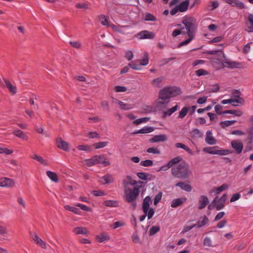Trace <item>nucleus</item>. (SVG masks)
<instances>
[{"label": "nucleus", "mask_w": 253, "mask_h": 253, "mask_svg": "<svg viewBox=\"0 0 253 253\" xmlns=\"http://www.w3.org/2000/svg\"><path fill=\"white\" fill-rule=\"evenodd\" d=\"M181 93V89L179 86L173 85L165 87L159 91L158 99L162 100L157 102V106L166 108L171 98L177 96Z\"/></svg>", "instance_id": "obj_1"}, {"label": "nucleus", "mask_w": 253, "mask_h": 253, "mask_svg": "<svg viewBox=\"0 0 253 253\" xmlns=\"http://www.w3.org/2000/svg\"><path fill=\"white\" fill-rule=\"evenodd\" d=\"M196 20L193 17H188L184 19L182 23L185 25L186 31H183V34L187 35L188 38L186 40L180 42L177 46L180 48L183 45L189 43L195 38V35L197 31V26L196 25Z\"/></svg>", "instance_id": "obj_2"}, {"label": "nucleus", "mask_w": 253, "mask_h": 253, "mask_svg": "<svg viewBox=\"0 0 253 253\" xmlns=\"http://www.w3.org/2000/svg\"><path fill=\"white\" fill-rule=\"evenodd\" d=\"M171 173L176 178L185 179L189 178L191 171L189 165L185 161H182L171 168Z\"/></svg>", "instance_id": "obj_3"}, {"label": "nucleus", "mask_w": 253, "mask_h": 253, "mask_svg": "<svg viewBox=\"0 0 253 253\" xmlns=\"http://www.w3.org/2000/svg\"><path fill=\"white\" fill-rule=\"evenodd\" d=\"M142 188V185L135 186L133 189L128 188L125 190L124 198L126 202L130 204V209L132 211L135 210L136 208V200Z\"/></svg>", "instance_id": "obj_4"}, {"label": "nucleus", "mask_w": 253, "mask_h": 253, "mask_svg": "<svg viewBox=\"0 0 253 253\" xmlns=\"http://www.w3.org/2000/svg\"><path fill=\"white\" fill-rule=\"evenodd\" d=\"M151 198L149 196H147L143 200L142 209L144 212V214L139 217L140 221H143L146 216L148 219L152 218L155 213V210L153 208L150 207V203H152Z\"/></svg>", "instance_id": "obj_5"}, {"label": "nucleus", "mask_w": 253, "mask_h": 253, "mask_svg": "<svg viewBox=\"0 0 253 253\" xmlns=\"http://www.w3.org/2000/svg\"><path fill=\"white\" fill-rule=\"evenodd\" d=\"M107 158L104 155H95L92 158L85 160L86 164L88 167H91L96 164H103L105 167L110 165V163L106 161Z\"/></svg>", "instance_id": "obj_6"}, {"label": "nucleus", "mask_w": 253, "mask_h": 253, "mask_svg": "<svg viewBox=\"0 0 253 253\" xmlns=\"http://www.w3.org/2000/svg\"><path fill=\"white\" fill-rule=\"evenodd\" d=\"M218 148V146L205 147L203 149V151L210 154L219 155L220 156L227 155L233 152L232 150L229 149L217 150Z\"/></svg>", "instance_id": "obj_7"}, {"label": "nucleus", "mask_w": 253, "mask_h": 253, "mask_svg": "<svg viewBox=\"0 0 253 253\" xmlns=\"http://www.w3.org/2000/svg\"><path fill=\"white\" fill-rule=\"evenodd\" d=\"M189 3L190 0H185L181 2L170 10V14L171 15H174L178 11L183 12L187 11L189 5Z\"/></svg>", "instance_id": "obj_8"}, {"label": "nucleus", "mask_w": 253, "mask_h": 253, "mask_svg": "<svg viewBox=\"0 0 253 253\" xmlns=\"http://www.w3.org/2000/svg\"><path fill=\"white\" fill-rule=\"evenodd\" d=\"M155 35L152 32L147 30H143L137 34V37L141 40L143 39H153Z\"/></svg>", "instance_id": "obj_9"}, {"label": "nucleus", "mask_w": 253, "mask_h": 253, "mask_svg": "<svg viewBox=\"0 0 253 253\" xmlns=\"http://www.w3.org/2000/svg\"><path fill=\"white\" fill-rule=\"evenodd\" d=\"M15 185L13 179L7 177H1L0 178V186L12 187Z\"/></svg>", "instance_id": "obj_10"}, {"label": "nucleus", "mask_w": 253, "mask_h": 253, "mask_svg": "<svg viewBox=\"0 0 253 253\" xmlns=\"http://www.w3.org/2000/svg\"><path fill=\"white\" fill-rule=\"evenodd\" d=\"M136 175L140 179L142 180L143 181H150L155 179V175L149 173L138 172L136 173Z\"/></svg>", "instance_id": "obj_11"}, {"label": "nucleus", "mask_w": 253, "mask_h": 253, "mask_svg": "<svg viewBox=\"0 0 253 253\" xmlns=\"http://www.w3.org/2000/svg\"><path fill=\"white\" fill-rule=\"evenodd\" d=\"M56 144L57 146L59 148L66 152H68L69 151V143L62 140L61 137L58 138L56 139Z\"/></svg>", "instance_id": "obj_12"}, {"label": "nucleus", "mask_w": 253, "mask_h": 253, "mask_svg": "<svg viewBox=\"0 0 253 253\" xmlns=\"http://www.w3.org/2000/svg\"><path fill=\"white\" fill-rule=\"evenodd\" d=\"M231 145L238 154H240L243 149V144L242 142L233 140L231 142Z\"/></svg>", "instance_id": "obj_13"}, {"label": "nucleus", "mask_w": 253, "mask_h": 253, "mask_svg": "<svg viewBox=\"0 0 253 253\" xmlns=\"http://www.w3.org/2000/svg\"><path fill=\"white\" fill-rule=\"evenodd\" d=\"M204 54H209V55H215L217 54L220 57L217 60L219 61L223 60L225 58V55L223 51L221 50H207L204 52Z\"/></svg>", "instance_id": "obj_14"}, {"label": "nucleus", "mask_w": 253, "mask_h": 253, "mask_svg": "<svg viewBox=\"0 0 253 253\" xmlns=\"http://www.w3.org/2000/svg\"><path fill=\"white\" fill-rule=\"evenodd\" d=\"M114 181V179L113 176L111 174L107 173L100 178L99 182L101 184L105 185L113 183Z\"/></svg>", "instance_id": "obj_15"}, {"label": "nucleus", "mask_w": 253, "mask_h": 253, "mask_svg": "<svg viewBox=\"0 0 253 253\" xmlns=\"http://www.w3.org/2000/svg\"><path fill=\"white\" fill-rule=\"evenodd\" d=\"M224 1L232 6L236 7L240 9L245 8L244 3L239 0H224Z\"/></svg>", "instance_id": "obj_16"}, {"label": "nucleus", "mask_w": 253, "mask_h": 253, "mask_svg": "<svg viewBox=\"0 0 253 253\" xmlns=\"http://www.w3.org/2000/svg\"><path fill=\"white\" fill-rule=\"evenodd\" d=\"M168 139V137L166 134H160L154 136L149 139L151 143H156L160 142H164Z\"/></svg>", "instance_id": "obj_17"}, {"label": "nucleus", "mask_w": 253, "mask_h": 253, "mask_svg": "<svg viewBox=\"0 0 253 253\" xmlns=\"http://www.w3.org/2000/svg\"><path fill=\"white\" fill-rule=\"evenodd\" d=\"M209 201L208 198L205 195H201L199 200V210H202L205 208L209 204Z\"/></svg>", "instance_id": "obj_18"}, {"label": "nucleus", "mask_w": 253, "mask_h": 253, "mask_svg": "<svg viewBox=\"0 0 253 253\" xmlns=\"http://www.w3.org/2000/svg\"><path fill=\"white\" fill-rule=\"evenodd\" d=\"M30 234L34 241L42 248L45 249L46 248L45 243L43 242L41 238H40V237L37 234H35L34 236L32 235V233L31 232H30Z\"/></svg>", "instance_id": "obj_19"}, {"label": "nucleus", "mask_w": 253, "mask_h": 253, "mask_svg": "<svg viewBox=\"0 0 253 253\" xmlns=\"http://www.w3.org/2000/svg\"><path fill=\"white\" fill-rule=\"evenodd\" d=\"M233 98H232L233 100L234 101V103H237L239 104H232V105L234 107H236L238 106H242L245 103V101L244 99L242 97H241L239 95H233Z\"/></svg>", "instance_id": "obj_20"}, {"label": "nucleus", "mask_w": 253, "mask_h": 253, "mask_svg": "<svg viewBox=\"0 0 253 253\" xmlns=\"http://www.w3.org/2000/svg\"><path fill=\"white\" fill-rule=\"evenodd\" d=\"M155 128L153 126H145L138 130H135L132 132V134H136L138 133H148L153 131Z\"/></svg>", "instance_id": "obj_21"}, {"label": "nucleus", "mask_w": 253, "mask_h": 253, "mask_svg": "<svg viewBox=\"0 0 253 253\" xmlns=\"http://www.w3.org/2000/svg\"><path fill=\"white\" fill-rule=\"evenodd\" d=\"M187 201V198L185 197L177 198L174 199L171 204L172 208H177L182 205L185 202Z\"/></svg>", "instance_id": "obj_22"}, {"label": "nucleus", "mask_w": 253, "mask_h": 253, "mask_svg": "<svg viewBox=\"0 0 253 253\" xmlns=\"http://www.w3.org/2000/svg\"><path fill=\"white\" fill-rule=\"evenodd\" d=\"M175 186L180 187L181 189L187 192H190L192 190V187L190 184L182 181L176 183Z\"/></svg>", "instance_id": "obj_23"}, {"label": "nucleus", "mask_w": 253, "mask_h": 253, "mask_svg": "<svg viewBox=\"0 0 253 253\" xmlns=\"http://www.w3.org/2000/svg\"><path fill=\"white\" fill-rule=\"evenodd\" d=\"M13 134L16 136L24 140H27L28 138V136L25 134V133L20 129L14 130Z\"/></svg>", "instance_id": "obj_24"}, {"label": "nucleus", "mask_w": 253, "mask_h": 253, "mask_svg": "<svg viewBox=\"0 0 253 253\" xmlns=\"http://www.w3.org/2000/svg\"><path fill=\"white\" fill-rule=\"evenodd\" d=\"M46 173L47 176L50 179L51 181L55 183H57L59 181V178L56 172L48 170L46 171Z\"/></svg>", "instance_id": "obj_25"}, {"label": "nucleus", "mask_w": 253, "mask_h": 253, "mask_svg": "<svg viewBox=\"0 0 253 253\" xmlns=\"http://www.w3.org/2000/svg\"><path fill=\"white\" fill-rule=\"evenodd\" d=\"M4 81L5 84V86L9 89V91L13 94H15L17 92L16 87L13 85L9 81L6 79H4Z\"/></svg>", "instance_id": "obj_26"}, {"label": "nucleus", "mask_w": 253, "mask_h": 253, "mask_svg": "<svg viewBox=\"0 0 253 253\" xmlns=\"http://www.w3.org/2000/svg\"><path fill=\"white\" fill-rule=\"evenodd\" d=\"M224 63L230 68H240L242 66V63L236 61H225Z\"/></svg>", "instance_id": "obj_27"}, {"label": "nucleus", "mask_w": 253, "mask_h": 253, "mask_svg": "<svg viewBox=\"0 0 253 253\" xmlns=\"http://www.w3.org/2000/svg\"><path fill=\"white\" fill-rule=\"evenodd\" d=\"M182 160V158L181 156H177L172 159L168 163L169 164L171 168H172L179 164V163H180Z\"/></svg>", "instance_id": "obj_28"}, {"label": "nucleus", "mask_w": 253, "mask_h": 253, "mask_svg": "<svg viewBox=\"0 0 253 253\" xmlns=\"http://www.w3.org/2000/svg\"><path fill=\"white\" fill-rule=\"evenodd\" d=\"M103 205L109 207H117L119 206V201L115 200H106L103 202Z\"/></svg>", "instance_id": "obj_29"}, {"label": "nucleus", "mask_w": 253, "mask_h": 253, "mask_svg": "<svg viewBox=\"0 0 253 253\" xmlns=\"http://www.w3.org/2000/svg\"><path fill=\"white\" fill-rule=\"evenodd\" d=\"M228 188V185L227 184H223L220 186L218 187H214L212 189V192H215L217 194H219L223 191L227 189Z\"/></svg>", "instance_id": "obj_30"}, {"label": "nucleus", "mask_w": 253, "mask_h": 253, "mask_svg": "<svg viewBox=\"0 0 253 253\" xmlns=\"http://www.w3.org/2000/svg\"><path fill=\"white\" fill-rule=\"evenodd\" d=\"M96 239L99 242L102 243L105 241L109 240L110 237L107 233H103L97 236Z\"/></svg>", "instance_id": "obj_31"}, {"label": "nucleus", "mask_w": 253, "mask_h": 253, "mask_svg": "<svg viewBox=\"0 0 253 253\" xmlns=\"http://www.w3.org/2000/svg\"><path fill=\"white\" fill-rule=\"evenodd\" d=\"M74 232L76 234H87L88 231L85 227H77L74 229Z\"/></svg>", "instance_id": "obj_32"}, {"label": "nucleus", "mask_w": 253, "mask_h": 253, "mask_svg": "<svg viewBox=\"0 0 253 253\" xmlns=\"http://www.w3.org/2000/svg\"><path fill=\"white\" fill-rule=\"evenodd\" d=\"M64 209L77 214H81L82 212L79 209L70 206L69 205H65L64 206Z\"/></svg>", "instance_id": "obj_33"}, {"label": "nucleus", "mask_w": 253, "mask_h": 253, "mask_svg": "<svg viewBox=\"0 0 253 253\" xmlns=\"http://www.w3.org/2000/svg\"><path fill=\"white\" fill-rule=\"evenodd\" d=\"M175 146L176 148H180L184 150H185L187 152H188L190 155H193V151L186 145L183 144L181 143H176L175 144Z\"/></svg>", "instance_id": "obj_34"}, {"label": "nucleus", "mask_w": 253, "mask_h": 253, "mask_svg": "<svg viewBox=\"0 0 253 253\" xmlns=\"http://www.w3.org/2000/svg\"><path fill=\"white\" fill-rule=\"evenodd\" d=\"M225 114H231L236 116L240 117L243 115V112L239 110H227L224 111Z\"/></svg>", "instance_id": "obj_35"}, {"label": "nucleus", "mask_w": 253, "mask_h": 253, "mask_svg": "<svg viewBox=\"0 0 253 253\" xmlns=\"http://www.w3.org/2000/svg\"><path fill=\"white\" fill-rule=\"evenodd\" d=\"M236 122V120L222 121L220 123V126L222 128H224L226 127L234 125Z\"/></svg>", "instance_id": "obj_36"}, {"label": "nucleus", "mask_w": 253, "mask_h": 253, "mask_svg": "<svg viewBox=\"0 0 253 253\" xmlns=\"http://www.w3.org/2000/svg\"><path fill=\"white\" fill-rule=\"evenodd\" d=\"M208 222H209L208 218L206 215H204L203 220H202V221L198 220L197 222V224H196L198 227L200 228V227H203L205 225H206L208 223Z\"/></svg>", "instance_id": "obj_37"}, {"label": "nucleus", "mask_w": 253, "mask_h": 253, "mask_svg": "<svg viewBox=\"0 0 253 253\" xmlns=\"http://www.w3.org/2000/svg\"><path fill=\"white\" fill-rule=\"evenodd\" d=\"M189 109V107H184L179 112L178 118L180 119L184 118L188 113Z\"/></svg>", "instance_id": "obj_38"}, {"label": "nucleus", "mask_w": 253, "mask_h": 253, "mask_svg": "<svg viewBox=\"0 0 253 253\" xmlns=\"http://www.w3.org/2000/svg\"><path fill=\"white\" fill-rule=\"evenodd\" d=\"M149 56L147 52H145L143 55V58L141 59L140 61V66H146L148 64L149 62Z\"/></svg>", "instance_id": "obj_39"}, {"label": "nucleus", "mask_w": 253, "mask_h": 253, "mask_svg": "<svg viewBox=\"0 0 253 253\" xmlns=\"http://www.w3.org/2000/svg\"><path fill=\"white\" fill-rule=\"evenodd\" d=\"M77 149L80 151H84L86 152H91L92 151L91 146L87 144L78 145Z\"/></svg>", "instance_id": "obj_40"}, {"label": "nucleus", "mask_w": 253, "mask_h": 253, "mask_svg": "<svg viewBox=\"0 0 253 253\" xmlns=\"http://www.w3.org/2000/svg\"><path fill=\"white\" fill-rule=\"evenodd\" d=\"M118 104L120 105L121 109L123 110H128L132 108L129 104L125 103L121 101H118Z\"/></svg>", "instance_id": "obj_41"}, {"label": "nucleus", "mask_w": 253, "mask_h": 253, "mask_svg": "<svg viewBox=\"0 0 253 253\" xmlns=\"http://www.w3.org/2000/svg\"><path fill=\"white\" fill-rule=\"evenodd\" d=\"M31 158L34 160H37L39 162H40L41 164L46 166L47 163L43 160L42 157L37 155V154L33 155Z\"/></svg>", "instance_id": "obj_42"}, {"label": "nucleus", "mask_w": 253, "mask_h": 253, "mask_svg": "<svg viewBox=\"0 0 253 253\" xmlns=\"http://www.w3.org/2000/svg\"><path fill=\"white\" fill-rule=\"evenodd\" d=\"M210 73L203 69H200L195 72V74L198 77L209 75Z\"/></svg>", "instance_id": "obj_43"}, {"label": "nucleus", "mask_w": 253, "mask_h": 253, "mask_svg": "<svg viewBox=\"0 0 253 253\" xmlns=\"http://www.w3.org/2000/svg\"><path fill=\"white\" fill-rule=\"evenodd\" d=\"M108 144V141L99 142L94 143L93 146H94L96 149L104 148Z\"/></svg>", "instance_id": "obj_44"}, {"label": "nucleus", "mask_w": 253, "mask_h": 253, "mask_svg": "<svg viewBox=\"0 0 253 253\" xmlns=\"http://www.w3.org/2000/svg\"><path fill=\"white\" fill-rule=\"evenodd\" d=\"M144 20L147 21H156L157 20V18L152 14L147 12L145 14Z\"/></svg>", "instance_id": "obj_45"}, {"label": "nucleus", "mask_w": 253, "mask_h": 253, "mask_svg": "<svg viewBox=\"0 0 253 253\" xmlns=\"http://www.w3.org/2000/svg\"><path fill=\"white\" fill-rule=\"evenodd\" d=\"M160 227L159 226H153L149 230V235L153 236L160 231Z\"/></svg>", "instance_id": "obj_46"}, {"label": "nucleus", "mask_w": 253, "mask_h": 253, "mask_svg": "<svg viewBox=\"0 0 253 253\" xmlns=\"http://www.w3.org/2000/svg\"><path fill=\"white\" fill-rule=\"evenodd\" d=\"M149 117H143L136 119L133 122V124L136 125H138L142 123H145L148 121L150 120Z\"/></svg>", "instance_id": "obj_47"}, {"label": "nucleus", "mask_w": 253, "mask_h": 253, "mask_svg": "<svg viewBox=\"0 0 253 253\" xmlns=\"http://www.w3.org/2000/svg\"><path fill=\"white\" fill-rule=\"evenodd\" d=\"M203 136V133L198 128H195L192 131V137L201 138Z\"/></svg>", "instance_id": "obj_48"}, {"label": "nucleus", "mask_w": 253, "mask_h": 253, "mask_svg": "<svg viewBox=\"0 0 253 253\" xmlns=\"http://www.w3.org/2000/svg\"><path fill=\"white\" fill-rule=\"evenodd\" d=\"M205 140L210 145H213L216 143V140L212 136H206Z\"/></svg>", "instance_id": "obj_49"}, {"label": "nucleus", "mask_w": 253, "mask_h": 253, "mask_svg": "<svg viewBox=\"0 0 253 253\" xmlns=\"http://www.w3.org/2000/svg\"><path fill=\"white\" fill-rule=\"evenodd\" d=\"M162 198V192H159L154 199V205L156 206L161 201Z\"/></svg>", "instance_id": "obj_50"}, {"label": "nucleus", "mask_w": 253, "mask_h": 253, "mask_svg": "<svg viewBox=\"0 0 253 253\" xmlns=\"http://www.w3.org/2000/svg\"><path fill=\"white\" fill-rule=\"evenodd\" d=\"M140 164L144 167H151L153 165V161L151 160H146L141 161Z\"/></svg>", "instance_id": "obj_51"}, {"label": "nucleus", "mask_w": 253, "mask_h": 253, "mask_svg": "<svg viewBox=\"0 0 253 253\" xmlns=\"http://www.w3.org/2000/svg\"><path fill=\"white\" fill-rule=\"evenodd\" d=\"M128 66L135 70H139L141 69L140 65L135 63L134 61H131L129 63Z\"/></svg>", "instance_id": "obj_52"}, {"label": "nucleus", "mask_w": 253, "mask_h": 253, "mask_svg": "<svg viewBox=\"0 0 253 253\" xmlns=\"http://www.w3.org/2000/svg\"><path fill=\"white\" fill-rule=\"evenodd\" d=\"M76 206L80 208L81 209H82V210L85 211L89 212V211H91V208L88 207L86 205H83V204H82L80 203L77 204L76 205Z\"/></svg>", "instance_id": "obj_53"}, {"label": "nucleus", "mask_w": 253, "mask_h": 253, "mask_svg": "<svg viewBox=\"0 0 253 253\" xmlns=\"http://www.w3.org/2000/svg\"><path fill=\"white\" fill-rule=\"evenodd\" d=\"M126 90V87L124 86L117 85L114 87V90L117 92H125Z\"/></svg>", "instance_id": "obj_54"}, {"label": "nucleus", "mask_w": 253, "mask_h": 253, "mask_svg": "<svg viewBox=\"0 0 253 253\" xmlns=\"http://www.w3.org/2000/svg\"><path fill=\"white\" fill-rule=\"evenodd\" d=\"M146 152L148 153H153V154H160V151L159 150H158L156 148L154 147H150L148 148L146 150Z\"/></svg>", "instance_id": "obj_55"}, {"label": "nucleus", "mask_w": 253, "mask_h": 253, "mask_svg": "<svg viewBox=\"0 0 253 253\" xmlns=\"http://www.w3.org/2000/svg\"><path fill=\"white\" fill-rule=\"evenodd\" d=\"M241 197V195L239 193L234 194L230 198V202L231 203L235 202L239 200Z\"/></svg>", "instance_id": "obj_56"}, {"label": "nucleus", "mask_w": 253, "mask_h": 253, "mask_svg": "<svg viewBox=\"0 0 253 253\" xmlns=\"http://www.w3.org/2000/svg\"><path fill=\"white\" fill-rule=\"evenodd\" d=\"M163 80H164V77H159V78L154 79L152 81V83L154 85L158 86L162 82Z\"/></svg>", "instance_id": "obj_57"}, {"label": "nucleus", "mask_w": 253, "mask_h": 253, "mask_svg": "<svg viewBox=\"0 0 253 253\" xmlns=\"http://www.w3.org/2000/svg\"><path fill=\"white\" fill-rule=\"evenodd\" d=\"M88 137L91 139L95 138H100V135L96 131H90L88 133Z\"/></svg>", "instance_id": "obj_58"}, {"label": "nucleus", "mask_w": 253, "mask_h": 253, "mask_svg": "<svg viewBox=\"0 0 253 253\" xmlns=\"http://www.w3.org/2000/svg\"><path fill=\"white\" fill-rule=\"evenodd\" d=\"M91 193L95 196H100L105 195L106 193L104 191L102 190H93L91 191Z\"/></svg>", "instance_id": "obj_59"}, {"label": "nucleus", "mask_w": 253, "mask_h": 253, "mask_svg": "<svg viewBox=\"0 0 253 253\" xmlns=\"http://www.w3.org/2000/svg\"><path fill=\"white\" fill-rule=\"evenodd\" d=\"M222 106L220 105L217 104L215 105L214 107L215 112L218 115L225 114V113H223L224 111L220 112V110L222 109Z\"/></svg>", "instance_id": "obj_60"}, {"label": "nucleus", "mask_w": 253, "mask_h": 253, "mask_svg": "<svg viewBox=\"0 0 253 253\" xmlns=\"http://www.w3.org/2000/svg\"><path fill=\"white\" fill-rule=\"evenodd\" d=\"M203 244H204V245L209 247H211L212 246V244H211V240L210 239V238L207 237H206L204 239Z\"/></svg>", "instance_id": "obj_61"}, {"label": "nucleus", "mask_w": 253, "mask_h": 253, "mask_svg": "<svg viewBox=\"0 0 253 253\" xmlns=\"http://www.w3.org/2000/svg\"><path fill=\"white\" fill-rule=\"evenodd\" d=\"M69 43L71 44V45L77 49H79L81 47V44L80 42L77 41H74V42H70Z\"/></svg>", "instance_id": "obj_62"}, {"label": "nucleus", "mask_w": 253, "mask_h": 253, "mask_svg": "<svg viewBox=\"0 0 253 253\" xmlns=\"http://www.w3.org/2000/svg\"><path fill=\"white\" fill-rule=\"evenodd\" d=\"M123 184L125 185L130 184L135 186H137L136 185L137 184V181L133 179H131L130 181H127L126 180H124Z\"/></svg>", "instance_id": "obj_63"}, {"label": "nucleus", "mask_w": 253, "mask_h": 253, "mask_svg": "<svg viewBox=\"0 0 253 253\" xmlns=\"http://www.w3.org/2000/svg\"><path fill=\"white\" fill-rule=\"evenodd\" d=\"M177 109L178 105H176L172 107V108L168 109V110L167 111L168 112V116L171 115L174 112L177 111Z\"/></svg>", "instance_id": "obj_64"}]
</instances>
